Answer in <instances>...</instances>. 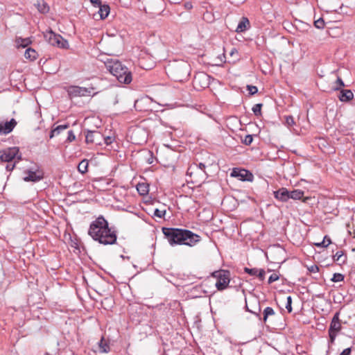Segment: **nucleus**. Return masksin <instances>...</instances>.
<instances>
[{
	"mask_svg": "<svg viewBox=\"0 0 355 355\" xmlns=\"http://www.w3.org/2000/svg\"><path fill=\"white\" fill-rule=\"evenodd\" d=\"M88 234L94 241L103 245H112L116 241V232L109 227L108 222L101 216L91 223Z\"/></svg>",
	"mask_w": 355,
	"mask_h": 355,
	"instance_id": "1",
	"label": "nucleus"
},
{
	"mask_svg": "<svg viewBox=\"0 0 355 355\" xmlns=\"http://www.w3.org/2000/svg\"><path fill=\"white\" fill-rule=\"evenodd\" d=\"M162 232L171 245H185L193 246L200 240L199 235L187 230L164 227Z\"/></svg>",
	"mask_w": 355,
	"mask_h": 355,
	"instance_id": "2",
	"label": "nucleus"
},
{
	"mask_svg": "<svg viewBox=\"0 0 355 355\" xmlns=\"http://www.w3.org/2000/svg\"><path fill=\"white\" fill-rule=\"evenodd\" d=\"M107 69L116 77L117 80L123 84H130L132 80L131 71L121 62L114 59H107L105 61Z\"/></svg>",
	"mask_w": 355,
	"mask_h": 355,
	"instance_id": "3",
	"label": "nucleus"
},
{
	"mask_svg": "<svg viewBox=\"0 0 355 355\" xmlns=\"http://www.w3.org/2000/svg\"><path fill=\"white\" fill-rule=\"evenodd\" d=\"M166 71L172 79L182 81L187 78L190 73V65L184 60H175L170 62Z\"/></svg>",
	"mask_w": 355,
	"mask_h": 355,
	"instance_id": "4",
	"label": "nucleus"
},
{
	"mask_svg": "<svg viewBox=\"0 0 355 355\" xmlns=\"http://www.w3.org/2000/svg\"><path fill=\"white\" fill-rule=\"evenodd\" d=\"M115 139L114 133H110L109 135L105 136L99 131H89L85 136L87 143L99 146L103 144L109 146L115 141Z\"/></svg>",
	"mask_w": 355,
	"mask_h": 355,
	"instance_id": "5",
	"label": "nucleus"
},
{
	"mask_svg": "<svg viewBox=\"0 0 355 355\" xmlns=\"http://www.w3.org/2000/svg\"><path fill=\"white\" fill-rule=\"evenodd\" d=\"M211 277L216 279V287L218 291L226 289L230 282V272L226 270H219L211 273Z\"/></svg>",
	"mask_w": 355,
	"mask_h": 355,
	"instance_id": "6",
	"label": "nucleus"
},
{
	"mask_svg": "<svg viewBox=\"0 0 355 355\" xmlns=\"http://www.w3.org/2000/svg\"><path fill=\"white\" fill-rule=\"evenodd\" d=\"M339 315H340L339 312H336L334 314V315L331 321L330 325H329V328L328 330L329 337V345H333L334 343V341H335L338 333L340 331V330L342 329V324H341V322H340Z\"/></svg>",
	"mask_w": 355,
	"mask_h": 355,
	"instance_id": "7",
	"label": "nucleus"
},
{
	"mask_svg": "<svg viewBox=\"0 0 355 355\" xmlns=\"http://www.w3.org/2000/svg\"><path fill=\"white\" fill-rule=\"evenodd\" d=\"M210 79L211 77L206 73L199 72L194 76L193 87L198 90L205 89L210 85Z\"/></svg>",
	"mask_w": 355,
	"mask_h": 355,
	"instance_id": "8",
	"label": "nucleus"
},
{
	"mask_svg": "<svg viewBox=\"0 0 355 355\" xmlns=\"http://www.w3.org/2000/svg\"><path fill=\"white\" fill-rule=\"evenodd\" d=\"M19 150L17 147L8 148L4 150L0 151V159L3 162H9L15 158L20 159L21 155H19Z\"/></svg>",
	"mask_w": 355,
	"mask_h": 355,
	"instance_id": "9",
	"label": "nucleus"
},
{
	"mask_svg": "<svg viewBox=\"0 0 355 355\" xmlns=\"http://www.w3.org/2000/svg\"><path fill=\"white\" fill-rule=\"evenodd\" d=\"M94 88L92 87H81L78 86L68 87V95L72 96H86L92 94Z\"/></svg>",
	"mask_w": 355,
	"mask_h": 355,
	"instance_id": "10",
	"label": "nucleus"
},
{
	"mask_svg": "<svg viewBox=\"0 0 355 355\" xmlns=\"http://www.w3.org/2000/svg\"><path fill=\"white\" fill-rule=\"evenodd\" d=\"M44 37L48 42L53 45L59 47L64 46V40L60 35H56L53 31H50L44 34Z\"/></svg>",
	"mask_w": 355,
	"mask_h": 355,
	"instance_id": "11",
	"label": "nucleus"
},
{
	"mask_svg": "<svg viewBox=\"0 0 355 355\" xmlns=\"http://www.w3.org/2000/svg\"><path fill=\"white\" fill-rule=\"evenodd\" d=\"M230 175L242 181H252L253 178L252 174L249 171L238 168H233Z\"/></svg>",
	"mask_w": 355,
	"mask_h": 355,
	"instance_id": "12",
	"label": "nucleus"
},
{
	"mask_svg": "<svg viewBox=\"0 0 355 355\" xmlns=\"http://www.w3.org/2000/svg\"><path fill=\"white\" fill-rule=\"evenodd\" d=\"M23 179L26 182H37L43 178V173L42 171L37 169L35 171H26Z\"/></svg>",
	"mask_w": 355,
	"mask_h": 355,
	"instance_id": "13",
	"label": "nucleus"
},
{
	"mask_svg": "<svg viewBox=\"0 0 355 355\" xmlns=\"http://www.w3.org/2000/svg\"><path fill=\"white\" fill-rule=\"evenodd\" d=\"M17 122L14 119L5 123H0V135H7L12 131Z\"/></svg>",
	"mask_w": 355,
	"mask_h": 355,
	"instance_id": "14",
	"label": "nucleus"
},
{
	"mask_svg": "<svg viewBox=\"0 0 355 355\" xmlns=\"http://www.w3.org/2000/svg\"><path fill=\"white\" fill-rule=\"evenodd\" d=\"M274 197L282 202H287L289 200V191L286 188H281L274 191Z\"/></svg>",
	"mask_w": 355,
	"mask_h": 355,
	"instance_id": "15",
	"label": "nucleus"
},
{
	"mask_svg": "<svg viewBox=\"0 0 355 355\" xmlns=\"http://www.w3.org/2000/svg\"><path fill=\"white\" fill-rule=\"evenodd\" d=\"M250 27V21L248 18L243 17L241 21L239 23L236 31L237 33H243Z\"/></svg>",
	"mask_w": 355,
	"mask_h": 355,
	"instance_id": "16",
	"label": "nucleus"
},
{
	"mask_svg": "<svg viewBox=\"0 0 355 355\" xmlns=\"http://www.w3.org/2000/svg\"><path fill=\"white\" fill-rule=\"evenodd\" d=\"M354 98L353 92L349 89H343L340 91L339 99L340 101H349Z\"/></svg>",
	"mask_w": 355,
	"mask_h": 355,
	"instance_id": "17",
	"label": "nucleus"
},
{
	"mask_svg": "<svg viewBox=\"0 0 355 355\" xmlns=\"http://www.w3.org/2000/svg\"><path fill=\"white\" fill-rule=\"evenodd\" d=\"M99 8L98 10V14L100 15V18L101 19H105L109 13H110V6L107 4H104V5H101L99 7H98Z\"/></svg>",
	"mask_w": 355,
	"mask_h": 355,
	"instance_id": "18",
	"label": "nucleus"
},
{
	"mask_svg": "<svg viewBox=\"0 0 355 355\" xmlns=\"http://www.w3.org/2000/svg\"><path fill=\"white\" fill-rule=\"evenodd\" d=\"M137 190L141 196H146L149 192V185L146 182L138 183Z\"/></svg>",
	"mask_w": 355,
	"mask_h": 355,
	"instance_id": "19",
	"label": "nucleus"
},
{
	"mask_svg": "<svg viewBox=\"0 0 355 355\" xmlns=\"http://www.w3.org/2000/svg\"><path fill=\"white\" fill-rule=\"evenodd\" d=\"M17 47L25 48L31 44V40L29 37L21 38L17 37L15 40Z\"/></svg>",
	"mask_w": 355,
	"mask_h": 355,
	"instance_id": "20",
	"label": "nucleus"
},
{
	"mask_svg": "<svg viewBox=\"0 0 355 355\" xmlns=\"http://www.w3.org/2000/svg\"><path fill=\"white\" fill-rule=\"evenodd\" d=\"M24 57L30 61H33L37 58V53L33 49L28 48L24 53Z\"/></svg>",
	"mask_w": 355,
	"mask_h": 355,
	"instance_id": "21",
	"label": "nucleus"
},
{
	"mask_svg": "<svg viewBox=\"0 0 355 355\" xmlns=\"http://www.w3.org/2000/svg\"><path fill=\"white\" fill-rule=\"evenodd\" d=\"M98 352L101 353H107L110 351V346L107 343V342L104 340V338L102 337L100 341L98 343Z\"/></svg>",
	"mask_w": 355,
	"mask_h": 355,
	"instance_id": "22",
	"label": "nucleus"
},
{
	"mask_svg": "<svg viewBox=\"0 0 355 355\" xmlns=\"http://www.w3.org/2000/svg\"><path fill=\"white\" fill-rule=\"evenodd\" d=\"M304 192L300 189H294L289 191V199L300 200L304 196Z\"/></svg>",
	"mask_w": 355,
	"mask_h": 355,
	"instance_id": "23",
	"label": "nucleus"
},
{
	"mask_svg": "<svg viewBox=\"0 0 355 355\" xmlns=\"http://www.w3.org/2000/svg\"><path fill=\"white\" fill-rule=\"evenodd\" d=\"M35 6L41 13H46L49 10L48 5L43 0L37 1Z\"/></svg>",
	"mask_w": 355,
	"mask_h": 355,
	"instance_id": "24",
	"label": "nucleus"
},
{
	"mask_svg": "<svg viewBox=\"0 0 355 355\" xmlns=\"http://www.w3.org/2000/svg\"><path fill=\"white\" fill-rule=\"evenodd\" d=\"M275 311L273 310V309L272 307H270V306H268L266 308L264 309L263 310V322H266L268 320V318L269 316H271V315H275Z\"/></svg>",
	"mask_w": 355,
	"mask_h": 355,
	"instance_id": "25",
	"label": "nucleus"
},
{
	"mask_svg": "<svg viewBox=\"0 0 355 355\" xmlns=\"http://www.w3.org/2000/svg\"><path fill=\"white\" fill-rule=\"evenodd\" d=\"M88 162L85 159L81 161L78 165V170L82 174L87 171Z\"/></svg>",
	"mask_w": 355,
	"mask_h": 355,
	"instance_id": "26",
	"label": "nucleus"
},
{
	"mask_svg": "<svg viewBox=\"0 0 355 355\" xmlns=\"http://www.w3.org/2000/svg\"><path fill=\"white\" fill-rule=\"evenodd\" d=\"M67 128V125H61L57 126L55 128L51 130L50 137L52 138L55 136H57L60 134L61 131H63Z\"/></svg>",
	"mask_w": 355,
	"mask_h": 355,
	"instance_id": "27",
	"label": "nucleus"
},
{
	"mask_svg": "<svg viewBox=\"0 0 355 355\" xmlns=\"http://www.w3.org/2000/svg\"><path fill=\"white\" fill-rule=\"evenodd\" d=\"M334 260L336 261H340L341 263H344L346 260V257L344 256V254L342 251H338L334 255Z\"/></svg>",
	"mask_w": 355,
	"mask_h": 355,
	"instance_id": "28",
	"label": "nucleus"
},
{
	"mask_svg": "<svg viewBox=\"0 0 355 355\" xmlns=\"http://www.w3.org/2000/svg\"><path fill=\"white\" fill-rule=\"evenodd\" d=\"M331 243L330 238H329L327 236H325L320 243H315V245L318 247H324L327 248L329 246V245Z\"/></svg>",
	"mask_w": 355,
	"mask_h": 355,
	"instance_id": "29",
	"label": "nucleus"
},
{
	"mask_svg": "<svg viewBox=\"0 0 355 355\" xmlns=\"http://www.w3.org/2000/svg\"><path fill=\"white\" fill-rule=\"evenodd\" d=\"M261 107H262L261 103L255 104L252 107V110L253 113L254 114V115L258 116L261 114Z\"/></svg>",
	"mask_w": 355,
	"mask_h": 355,
	"instance_id": "30",
	"label": "nucleus"
},
{
	"mask_svg": "<svg viewBox=\"0 0 355 355\" xmlns=\"http://www.w3.org/2000/svg\"><path fill=\"white\" fill-rule=\"evenodd\" d=\"M195 167H198L200 170H201L202 171L204 172V169L205 168V165L202 163H200L198 165L197 164H194L193 166H191L189 168H188V171H187V174H190L191 175L192 174V170L195 168Z\"/></svg>",
	"mask_w": 355,
	"mask_h": 355,
	"instance_id": "31",
	"label": "nucleus"
},
{
	"mask_svg": "<svg viewBox=\"0 0 355 355\" xmlns=\"http://www.w3.org/2000/svg\"><path fill=\"white\" fill-rule=\"evenodd\" d=\"M343 279H344V276H343V275H342L340 273H334L333 275L332 278L331 279V280L333 282H340L343 281Z\"/></svg>",
	"mask_w": 355,
	"mask_h": 355,
	"instance_id": "32",
	"label": "nucleus"
},
{
	"mask_svg": "<svg viewBox=\"0 0 355 355\" xmlns=\"http://www.w3.org/2000/svg\"><path fill=\"white\" fill-rule=\"evenodd\" d=\"M314 25L317 28L322 29L324 27V21L322 18H320L314 21Z\"/></svg>",
	"mask_w": 355,
	"mask_h": 355,
	"instance_id": "33",
	"label": "nucleus"
},
{
	"mask_svg": "<svg viewBox=\"0 0 355 355\" xmlns=\"http://www.w3.org/2000/svg\"><path fill=\"white\" fill-rule=\"evenodd\" d=\"M166 214V210H160L159 209H155L154 211V216L158 217L159 218H162Z\"/></svg>",
	"mask_w": 355,
	"mask_h": 355,
	"instance_id": "34",
	"label": "nucleus"
},
{
	"mask_svg": "<svg viewBox=\"0 0 355 355\" xmlns=\"http://www.w3.org/2000/svg\"><path fill=\"white\" fill-rule=\"evenodd\" d=\"M244 271L252 275V276H257V271H258V268H244Z\"/></svg>",
	"mask_w": 355,
	"mask_h": 355,
	"instance_id": "35",
	"label": "nucleus"
},
{
	"mask_svg": "<svg viewBox=\"0 0 355 355\" xmlns=\"http://www.w3.org/2000/svg\"><path fill=\"white\" fill-rule=\"evenodd\" d=\"M292 297L291 296H288L286 298V309H287L288 312L291 313L292 311Z\"/></svg>",
	"mask_w": 355,
	"mask_h": 355,
	"instance_id": "36",
	"label": "nucleus"
},
{
	"mask_svg": "<svg viewBox=\"0 0 355 355\" xmlns=\"http://www.w3.org/2000/svg\"><path fill=\"white\" fill-rule=\"evenodd\" d=\"M344 86H345V85H344L343 80L340 77H338L337 78L336 82L335 83L334 89L338 90L340 87H344Z\"/></svg>",
	"mask_w": 355,
	"mask_h": 355,
	"instance_id": "37",
	"label": "nucleus"
},
{
	"mask_svg": "<svg viewBox=\"0 0 355 355\" xmlns=\"http://www.w3.org/2000/svg\"><path fill=\"white\" fill-rule=\"evenodd\" d=\"M286 124L288 127H291L295 124L294 119L292 116H287L286 117Z\"/></svg>",
	"mask_w": 355,
	"mask_h": 355,
	"instance_id": "38",
	"label": "nucleus"
},
{
	"mask_svg": "<svg viewBox=\"0 0 355 355\" xmlns=\"http://www.w3.org/2000/svg\"><path fill=\"white\" fill-rule=\"evenodd\" d=\"M253 141L252 136L251 135H248L245 137L244 139L243 140V144L248 146L252 144Z\"/></svg>",
	"mask_w": 355,
	"mask_h": 355,
	"instance_id": "39",
	"label": "nucleus"
},
{
	"mask_svg": "<svg viewBox=\"0 0 355 355\" xmlns=\"http://www.w3.org/2000/svg\"><path fill=\"white\" fill-rule=\"evenodd\" d=\"M279 279V277L277 273H272L268 278V284H272V282L277 281Z\"/></svg>",
	"mask_w": 355,
	"mask_h": 355,
	"instance_id": "40",
	"label": "nucleus"
},
{
	"mask_svg": "<svg viewBox=\"0 0 355 355\" xmlns=\"http://www.w3.org/2000/svg\"><path fill=\"white\" fill-rule=\"evenodd\" d=\"M247 89L249 93L252 95L255 94L258 92V89L256 86L248 85Z\"/></svg>",
	"mask_w": 355,
	"mask_h": 355,
	"instance_id": "41",
	"label": "nucleus"
},
{
	"mask_svg": "<svg viewBox=\"0 0 355 355\" xmlns=\"http://www.w3.org/2000/svg\"><path fill=\"white\" fill-rule=\"evenodd\" d=\"M265 274L266 272L263 269H258L257 276L261 281H263L265 279Z\"/></svg>",
	"mask_w": 355,
	"mask_h": 355,
	"instance_id": "42",
	"label": "nucleus"
},
{
	"mask_svg": "<svg viewBox=\"0 0 355 355\" xmlns=\"http://www.w3.org/2000/svg\"><path fill=\"white\" fill-rule=\"evenodd\" d=\"M76 139V136L73 134V131L70 130L68 131V141H74Z\"/></svg>",
	"mask_w": 355,
	"mask_h": 355,
	"instance_id": "43",
	"label": "nucleus"
},
{
	"mask_svg": "<svg viewBox=\"0 0 355 355\" xmlns=\"http://www.w3.org/2000/svg\"><path fill=\"white\" fill-rule=\"evenodd\" d=\"M218 59L220 60V64H222L223 63L225 62V53H223L222 55H219ZM216 64L217 65H220L219 63H217Z\"/></svg>",
	"mask_w": 355,
	"mask_h": 355,
	"instance_id": "44",
	"label": "nucleus"
},
{
	"mask_svg": "<svg viewBox=\"0 0 355 355\" xmlns=\"http://www.w3.org/2000/svg\"><path fill=\"white\" fill-rule=\"evenodd\" d=\"M352 349L350 347L345 349L340 355H350Z\"/></svg>",
	"mask_w": 355,
	"mask_h": 355,
	"instance_id": "45",
	"label": "nucleus"
},
{
	"mask_svg": "<svg viewBox=\"0 0 355 355\" xmlns=\"http://www.w3.org/2000/svg\"><path fill=\"white\" fill-rule=\"evenodd\" d=\"M90 2L96 7H99L101 5V0H90Z\"/></svg>",
	"mask_w": 355,
	"mask_h": 355,
	"instance_id": "46",
	"label": "nucleus"
},
{
	"mask_svg": "<svg viewBox=\"0 0 355 355\" xmlns=\"http://www.w3.org/2000/svg\"><path fill=\"white\" fill-rule=\"evenodd\" d=\"M309 270L312 272H317L319 270L318 267L315 265L311 266Z\"/></svg>",
	"mask_w": 355,
	"mask_h": 355,
	"instance_id": "47",
	"label": "nucleus"
},
{
	"mask_svg": "<svg viewBox=\"0 0 355 355\" xmlns=\"http://www.w3.org/2000/svg\"><path fill=\"white\" fill-rule=\"evenodd\" d=\"M184 7H185L186 9L190 10V9H191L193 8V5H192V3L191 2H186L184 3Z\"/></svg>",
	"mask_w": 355,
	"mask_h": 355,
	"instance_id": "48",
	"label": "nucleus"
},
{
	"mask_svg": "<svg viewBox=\"0 0 355 355\" xmlns=\"http://www.w3.org/2000/svg\"><path fill=\"white\" fill-rule=\"evenodd\" d=\"M234 52H237V51H236V49H233L232 50V51H231L230 54L232 55L234 53Z\"/></svg>",
	"mask_w": 355,
	"mask_h": 355,
	"instance_id": "49",
	"label": "nucleus"
},
{
	"mask_svg": "<svg viewBox=\"0 0 355 355\" xmlns=\"http://www.w3.org/2000/svg\"><path fill=\"white\" fill-rule=\"evenodd\" d=\"M13 167H14V166H12L11 168H10V166H9V165H8V166H6V168H7V169H8V170H12V169L13 168Z\"/></svg>",
	"mask_w": 355,
	"mask_h": 355,
	"instance_id": "50",
	"label": "nucleus"
}]
</instances>
